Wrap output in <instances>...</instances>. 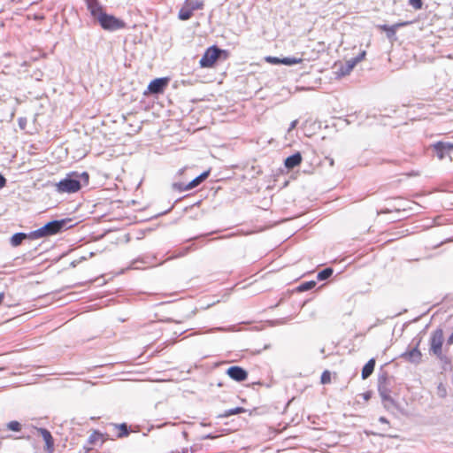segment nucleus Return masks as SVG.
I'll list each match as a JSON object with an SVG mask.
<instances>
[{
    "label": "nucleus",
    "mask_w": 453,
    "mask_h": 453,
    "mask_svg": "<svg viewBox=\"0 0 453 453\" xmlns=\"http://www.w3.org/2000/svg\"><path fill=\"white\" fill-rule=\"evenodd\" d=\"M134 115H93L94 120H100L102 128L101 134H116L117 132L132 134L137 133L142 128V121L135 124L130 122V119Z\"/></svg>",
    "instance_id": "nucleus-1"
},
{
    "label": "nucleus",
    "mask_w": 453,
    "mask_h": 453,
    "mask_svg": "<svg viewBox=\"0 0 453 453\" xmlns=\"http://www.w3.org/2000/svg\"><path fill=\"white\" fill-rule=\"evenodd\" d=\"M89 180L90 175L87 171H71L63 179L53 183V186L57 193L71 195L88 186Z\"/></svg>",
    "instance_id": "nucleus-2"
},
{
    "label": "nucleus",
    "mask_w": 453,
    "mask_h": 453,
    "mask_svg": "<svg viewBox=\"0 0 453 453\" xmlns=\"http://www.w3.org/2000/svg\"><path fill=\"white\" fill-rule=\"evenodd\" d=\"M92 17L96 18L101 27L107 31H116L126 27V22L112 14L104 12L97 0H84Z\"/></svg>",
    "instance_id": "nucleus-3"
},
{
    "label": "nucleus",
    "mask_w": 453,
    "mask_h": 453,
    "mask_svg": "<svg viewBox=\"0 0 453 453\" xmlns=\"http://www.w3.org/2000/svg\"><path fill=\"white\" fill-rule=\"evenodd\" d=\"M377 390L384 408L388 411L398 410V403L391 396L390 376L387 372L378 375Z\"/></svg>",
    "instance_id": "nucleus-4"
},
{
    "label": "nucleus",
    "mask_w": 453,
    "mask_h": 453,
    "mask_svg": "<svg viewBox=\"0 0 453 453\" xmlns=\"http://www.w3.org/2000/svg\"><path fill=\"white\" fill-rule=\"evenodd\" d=\"M425 332V329L421 330L418 337H415L411 343L407 347L405 351L398 356V358L403 359L411 364L418 365L421 363L423 354L419 349V344L422 340V336H419Z\"/></svg>",
    "instance_id": "nucleus-5"
},
{
    "label": "nucleus",
    "mask_w": 453,
    "mask_h": 453,
    "mask_svg": "<svg viewBox=\"0 0 453 453\" xmlns=\"http://www.w3.org/2000/svg\"><path fill=\"white\" fill-rule=\"evenodd\" d=\"M443 343V331L441 328H437L431 335L430 338V352L434 354L443 363V370H447V367L450 365L449 359L442 354L441 347Z\"/></svg>",
    "instance_id": "nucleus-6"
},
{
    "label": "nucleus",
    "mask_w": 453,
    "mask_h": 453,
    "mask_svg": "<svg viewBox=\"0 0 453 453\" xmlns=\"http://www.w3.org/2000/svg\"><path fill=\"white\" fill-rule=\"evenodd\" d=\"M227 52L225 50L219 48L217 45H211L204 51L202 58H200L199 64L203 68L212 67L220 55H226Z\"/></svg>",
    "instance_id": "nucleus-7"
},
{
    "label": "nucleus",
    "mask_w": 453,
    "mask_h": 453,
    "mask_svg": "<svg viewBox=\"0 0 453 453\" xmlns=\"http://www.w3.org/2000/svg\"><path fill=\"white\" fill-rule=\"evenodd\" d=\"M435 156L439 160H443L449 157V161H452L450 153L453 151V142L439 141L430 145Z\"/></svg>",
    "instance_id": "nucleus-8"
},
{
    "label": "nucleus",
    "mask_w": 453,
    "mask_h": 453,
    "mask_svg": "<svg viewBox=\"0 0 453 453\" xmlns=\"http://www.w3.org/2000/svg\"><path fill=\"white\" fill-rule=\"evenodd\" d=\"M73 219L72 218H63L59 219H51L49 220V226L52 235L61 234L74 226H76L77 223H73Z\"/></svg>",
    "instance_id": "nucleus-9"
},
{
    "label": "nucleus",
    "mask_w": 453,
    "mask_h": 453,
    "mask_svg": "<svg viewBox=\"0 0 453 453\" xmlns=\"http://www.w3.org/2000/svg\"><path fill=\"white\" fill-rule=\"evenodd\" d=\"M370 115H343L340 117H335L332 115L330 117L332 120V125L336 128H342V127H346L352 123L354 120L357 121V126L360 125V121L364 119H368Z\"/></svg>",
    "instance_id": "nucleus-10"
},
{
    "label": "nucleus",
    "mask_w": 453,
    "mask_h": 453,
    "mask_svg": "<svg viewBox=\"0 0 453 453\" xmlns=\"http://www.w3.org/2000/svg\"><path fill=\"white\" fill-rule=\"evenodd\" d=\"M170 82L168 77L156 78L150 81L144 94L158 95L164 93Z\"/></svg>",
    "instance_id": "nucleus-11"
},
{
    "label": "nucleus",
    "mask_w": 453,
    "mask_h": 453,
    "mask_svg": "<svg viewBox=\"0 0 453 453\" xmlns=\"http://www.w3.org/2000/svg\"><path fill=\"white\" fill-rule=\"evenodd\" d=\"M407 25H411V26H413V28L418 27V29L422 30V22H420L419 20L400 22V23H395L394 25H386L385 24V25H382L380 27V28L386 32L387 37L389 40H391V39L395 38L396 31L399 27H404Z\"/></svg>",
    "instance_id": "nucleus-12"
},
{
    "label": "nucleus",
    "mask_w": 453,
    "mask_h": 453,
    "mask_svg": "<svg viewBox=\"0 0 453 453\" xmlns=\"http://www.w3.org/2000/svg\"><path fill=\"white\" fill-rule=\"evenodd\" d=\"M226 374L234 381L236 382H243L248 379L249 372L248 371L240 365H230L226 370Z\"/></svg>",
    "instance_id": "nucleus-13"
},
{
    "label": "nucleus",
    "mask_w": 453,
    "mask_h": 453,
    "mask_svg": "<svg viewBox=\"0 0 453 453\" xmlns=\"http://www.w3.org/2000/svg\"><path fill=\"white\" fill-rule=\"evenodd\" d=\"M44 441V450L46 453H53L55 449L54 438L49 429L46 427L33 426Z\"/></svg>",
    "instance_id": "nucleus-14"
},
{
    "label": "nucleus",
    "mask_w": 453,
    "mask_h": 453,
    "mask_svg": "<svg viewBox=\"0 0 453 453\" xmlns=\"http://www.w3.org/2000/svg\"><path fill=\"white\" fill-rule=\"evenodd\" d=\"M197 247L195 243H191L187 246L180 247L175 249L174 250L171 251L169 250L167 254H169L168 257L165 259V261H171L173 259L180 258L185 256H187L191 251L196 250Z\"/></svg>",
    "instance_id": "nucleus-15"
},
{
    "label": "nucleus",
    "mask_w": 453,
    "mask_h": 453,
    "mask_svg": "<svg viewBox=\"0 0 453 453\" xmlns=\"http://www.w3.org/2000/svg\"><path fill=\"white\" fill-rule=\"evenodd\" d=\"M25 241H34L31 231L28 233L17 232L9 238V243L12 248H17Z\"/></svg>",
    "instance_id": "nucleus-16"
},
{
    "label": "nucleus",
    "mask_w": 453,
    "mask_h": 453,
    "mask_svg": "<svg viewBox=\"0 0 453 453\" xmlns=\"http://www.w3.org/2000/svg\"><path fill=\"white\" fill-rule=\"evenodd\" d=\"M302 161H303L302 153L300 151L296 150L294 153H292L291 155L288 156L284 159L283 163H284V166L288 170H291L296 166H299L301 165Z\"/></svg>",
    "instance_id": "nucleus-17"
},
{
    "label": "nucleus",
    "mask_w": 453,
    "mask_h": 453,
    "mask_svg": "<svg viewBox=\"0 0 453 453\" xmlns=\"http://www.w3.org/2000/svg\"><path fill=\"white\" fill-rule=\"evenodd\" d=\"M402 202H403V200L400 198L390 199L388 201L389 207H385V208L381 209L380 211H378L377 213L380 214V213H389V212H393V211L399 212L402 210L405 211V208L403 207L401 204Z\"/></svg>",
    "instance_id": "nucleus-18"
},
{
    "label": "nucleus",
    "mask_w": 453,
    "mask_h": 453,
    "mask_svg": "<svg viewBox=\"0 0 453 453\" xmlns=\"http://www.w3.org/2000/svg\"><path fill=\"white\" fill-rule=\"evenodd\" d=\"M257 411L256 408H254L252 411H249L250 416H251L252 413L254 411ZM247 411H248V410L245 409L244 407L236 406V407L226 410L223 413L218 415V418H228L230 416L244 413V412H247Z\"/></svg>",
    "instance_id": "nucleus-19"
},
{
    "label": "nucleus",
    "mask_w": 453,
    "mask_h": 453,
    "mask_svg": "<svg viewBox=\"0 0 453 453\" xmlns=\"http://www.w3.org/2000/svg\"><path fill=\"white\" fill-rule=\"evenodd\" d=\"M376 365L375 357H371L362 367L361 378L362 380L368 379L374 372Z\"/></svg>",
    "instance_id": "nucleus-20"
},
{
    "label": "nucleus",
    "mask_w": 453,
    "mask_h": 453,
    "mask_svg": "<svg viewBox=\"0 0 453 453\" xmlns=\"http://www.w3.org/2000/svg\"><path fill=\"white\" fill-rule=\"evenodd\" d=\"M196 10H199V5L188 6L185 2V5L179 11L178 18L180 20H188L192 17L193 12Z\"/></svg>",
    "instance_id": "nucleus-21"
},
{
    "label": "nucleus",
    "mask_w": 453,
    "mask_h": 453,
    "mask_svg": "<svg viewBox=\"0 0 453 453\" xmlns=\"http://www.w3.org/2000/svg\"><path fill=\"white\" fill-rule=\"evenodd\" d=\"M31 235L33 236L34 240H38V239H41L43 237L51 236L52 234H51L48 221L41 227L31 231Z\"/></svg>",
    "instance_id": "nucleus-22"
},
{
    "label": "nucleus",
    "mask_w": 453,
    "mask_h": 453,
    "mask_svg": "<svg viewBox=\"0 0 453 453\" xmlns=\"http://www.w3.org/2000/svg\"><path fill=\"white\" fill-rule=\"evenodd\" d=\"M355 66L356 65L351 58L349 60H347L346 63L341 65L340 67L335 72L336 78H342L343 76L349 74V73L353 70Z\"/></svg>",
    "instance_id": "nucleus-23"
},
{
    "label": "nucleus",
    "mask_w": 453,
    "mask_h": 453,
    "mask_svg": "<svg viewBox=\"0 0 453 453\" xmlns=\"http://www.w3.org/2000/svg\"><path fill=\"white\" fill-rule=\"evenodd\" d=\"M112 426L117 430L116 436L118 438L127 437L131 433V428L126 422L119 424H112Z\"/></svg>",
    "instance_id": "nucleus-24"
},
{
    "label": "nucleus",
    "mask_w": 453,
    "mask_h": 453,
    "mask_svg": "<svg viewBox=\"0 0 453 453\" xmlns=\"http://www.w3.org/2000/svg\"><path fill=\"white\" fill-rule=\"evenodd\" d=\"M211 174V168L204 170L199 175L195 177L193 180H191L189 183V188L191 189L196 188L198 185H200L203 181H204Z\"/></svg>",
    "instance_id": "nucleus-25"
},
{
    "label": "nucleus",
    "mask_w": 453,
    "mask_h": 453,
    "mask_svg": "<svg viewBox=\"0 0 453 453\" xmlns=\"http://www.w3.org/2000/svg\"><path fill=\"white\" fill-rule=\"evenodd\" d=\"M334 273L333 267L327 266L317 273V280L322 281L329 279Z\"/></svg>",
    "instance_id": "nucleus-26"
},
{
    "label": "nucleus",
    "mask_w": 453,
    "mask_h": 453,
    "mask_svg": "<svg viewBox=\"0 0 453 453\" xmlns=\"http://www.w3.org/2000/svg\"><path fill=\"white\" fill-rule=\"evenodd\" d=\"M316 285H317L316 280H307V281H303L301 284H299L296 289L297 292H304V291L312 289Z\"/></svg>",
    "instance_id": "nucleus-27"
},
{
    "label": "nucleus",
    "mask_w": 453,
    "mask_h": 453,
    "mask_svg": "<svg viewBox=\"0 0 453 453\" xmlns=\"http://www.w3.org/2000/svg\"><path fill=\"white\" fill-rule=\"evenodd\" d=\"M303 61L300 58L296 57H284L281 58V65L291 66Z\"/></svg>",
    "instance_id": "nucleus-28"
},
{
    "label": "nucleus",
    "mask_w": 453,
    "mask_h": 453,
    "mask_svg": "<svg viewBox=\"0 0 453 453\" xmlns=\"http://www.w3.org/2000/svg\"><path fill=\"white\" fill-rule=\"evenodd\" d=\"M189 183H183L181 181L173 182L172 184V188L173 190H176L178 192H184L187 190H191V188L188 187Z\"/></svg>",
    "instance_id": "nucleus-29"
},
{
    "label": "nucleus",
    "mask_w": 453,
    "mask_h": 453,
    "mask_svg": "<svg viewBox=\"0 0 453 453\" xmlns=\"http://www.w3.org/2000/svg\"><path fill=\"white\" fill-rule=\"evenodd\" d=\"M93 115L89 116L87 119V121L85 122L84 126L91 127L93 130L98 129L100 132V129L102 128V126L100 125V120H94Z\"/></svg>",
    "instance_id": "nucleus-30"
},
{
    "label": "nucleus",
    "mask_w": 453,
    "mask_h": 453,
    "mask_svg": "<svg viewBox=\"0 0 453 453\" xmlns=\"http://www.w3.org/2000/svg\"><path fill=\"white\" fill-rule=\"evenodd\" d=\"M6 428L9 430V431H12V432H19L22 428V425L19 421L18 420H12V421H9L7 424H6Z\"/></svg>",
    "instance_id": "nucleus-31"
},
{
    "label": "nucleus",
    "mask_w": 453,
    "mask_h": 453,
    "mask_svg": "<svg viewBox=\"0 0 453 453\" xmlns=\"http://www.w3.org/2000/svg\"><path fill=\"white\" fill-rule=\"evenodd\" d=\"M41 115H34L33 116V127L31 128V130H28L27 133L29 134H34V133H38L40 129L42 128V125L41 123L38 122V117H40Z\"/></svg>",
    "instance_id": "nucleus-32"
},
{
    "label": "nucleus",
    "mask_w": 453,
    "mask_h": 453,
    "mask_svg": "<svg viewBox=\"0 0 453 453\" xmlns=\"http://www.w3.org/2000/svg\"><path fill=\"white\" fill-rule=\"evenodd\" d=\"M103 437V433L100 432L99 430H94L90 435L88 436V444H93L95 443L96 441L100 440L101 438Z\"/></svg>",
    "instance_id": "nucleus-33"
},
{
    "label": "nucleus",
    "mask_w": 453,
    "mask_h": 453,
    "mask_svg": "<svg viewBox=\"0 0 453 453\" xmlns=\"http://www.w3.org/2000/svg\"><path fill=\"white\" fill-rule=\"evenodd\" d=\"M330 382H331V372L328 370L323 371L320 375V383L325 385V384H329Z\"/></svg>",
    "instance_id": "nucleus-34"
},
{
    "label": "nucleus",
    "mask_w": 453,
    "mask_h": 453,
    "mask_svg": "<svg viewBox=\"0 0 453 453\" xmlns=\"http://www.w3.org/2000/svg\"><path fill=\"white\" fill-rule=\"evenodd\" d=\"M437 395L441 398H444L447 395V389L442 382H440L437 386Z\"/></svg>",
    "instance_id": "nucleus-35"
},
{
    "label": "nucleus",
    "mask_w": 453,
    "mask_h": 453,
    "mask_svg": "<svg viewBox=\"0 0 453 453\" xmlns=\"http://www.w3.org/2000/svg\"><path fill=\"white\" fill-rule=\"evenodd\" d=\"M155 259H156L155 257H139L136 259L133 260L132 264L134 265L137 262H141L142 264H148L150 261L155 260Z\"/></svg>",
    "instance_id": "nucleus-36"
},
{
    "label": "nucleus",
    "mask_w": 453,
    "mask_h": 453,
    "mask_svg": "<svg viewBox=\"0 0 453 453\" xmlns=\"http://www.w3.org/2000/svg\"><path fill=\"white\" fill-rule=\"evenodd\" d=\"M180 199L181 198L176 199L175 202L173 203V204L171 207H169L168 209L165 210L164 211L158 212L157 214H156L153 217H151V219H157L158 217H161V216L170 212L173 210V208L175 205V203H177Z\"/></svg>",
    "instance_id": "nucleus-37"
},
{
    "label": "nucleus",
    "mask_w": 453,
    "mask_h": 453,
    "mask_svg": "<svg viewBox=\"0 0 453 453\" xmlns=\"http://www.w3.org/2000/svg\"><path fill=\"white\" fill-rule=\"evenodd\" d=\"M265 60L273 65H281V58L268 56L265 58Z\"/></svg>",
    "instance_id": "nucleus-38"
},
{
    "label": "nucleus",
    "mask_w": 453,
    "mask_h": 453,
    "mask_svg": "<svg viewBox=\"0 0 453 453\" xmlns=\"http://www.w3.org/2000/svg\"><path fill=\"white\" fill-rule=\"evenodd\" d=\"M365 55H366V51L362 50L357 56H356L355 58H352L351 59L357 65L360 61H362L365 58Z\"/></svg>",
    "instance_id": "nucleus-39"
},
{
    "label": "nucleus",
    "mask_w": 453,
    "mask_h": 453,
    "mask_svg": "<svg viewBox=\"0 0 453 453\" xmlns=\"http://www.w3.org/2000/svg\"><path fill=\"white\" fill-rule=\"evenodd\" d=\"M409 4L414 9L418 10L422 8L423 2L422 0H409Z\"/></svg>",
    "instance_id": "nucleus-40"
},
{
    "label": "nucleus",
    "mask_w": 453,
    "mask_h": 453,
    "mask_svg": "<svg viewBox=\"0 0 453 453\" xmlns=\"http://www.w3.org/2000/svg\"><path fill=\"white\" fill-rule=\"evenodd\" d=\"M218 329L220 332H234V331L239 330L237 328V325H231V326H228L227 327H219Z\"/></svg>",
    "instance_id": "nucleus-41"
},
{
    "label": "nucleus",
    "mask_w": 453,
    "mask_h": 453,
    "mask_svg": "<svg viewBox=\"0 0 453 453\" xmlns=\"http://www.w3.org/2000/svg\"><path fill=\"white\" fill-rule=\"evenodd\" d=\"M18 124L21 130H25L27 124V119L26 117H19L18 119Z\"/></svg>",
    "instance_id": "nucleus-42"
},
{
    "label": "nucleus",
    "mask_w": 453,
    "mask_h": 453,
    "mask_svg": "<svg viewBox=\"0 0 453 453\" xmlns=\"http://www.w3.org/2000/svg\"><path fill=\"white\" fill-rule=\"evenodd\" d=\"M214 233V231H211L210 233H207V234H199V235H196V236H194V237H191V238H188L185 242H191L193 240H196V239H200V238H205L211 234H212Z\"/></svg>",
    "instance_id": "nucleus-43"
},
{
    "label": "nucleus",
    "mask_w": 453,
    "mask_h": 453,
    "mask_svg": "<svg viewBox=\"0 0 453 453\" xmlns=\"http://www.w3.org/2000/svg\"><path fill=\"white\" fill-rule=\"evenodd\" d=\"M187 4L188 6H191V5H199V9H202L203 6V3L202 0H192V1H188L187 0L186 1Z\"/></svg>",
    "instance_id": "nucleus-44"
},
{
    "label": "nucleus",
    "mask_w": 453,
    "mask_h": 453,
    "mask_svg": "<svg viewBox=\"0 0 453 453\" xmlns=\"http://www.w3.org/2000/svg\"><path fill=\"white\" fill-rule=\"evenodd\" d=\"M250 173H251V177L254 178L256 175H258L262 173V171L260 170V167L259 166H256V165H252L250 167Z\"/></svg>",
    "instance_id": "nucleus-45"
},
{
    "label": "nucleus",
    "mask_w": 453,
    "mask_h": 453,
    "mask_svg": "<svg viewBox=\"0 0 453 453\" xmlns=\"http://www.w3.org/2000/svg\"><path fill=\"white\" fill-rule=\"evenodd\" d=\"M287 320H288V318L277 319L272 320L271 325L272 326L283 325L287 322Z\"/></svg>",
    "instance_id": "nucleus-46"
},
{
    "label": "nucleus",
    "mask_w": 453,
    "mask_h": 453,
    "mask_svg": "<svg viewBox=\"0 0 453 453\" xmlns=\"http://www.w3.org/2000/svg\"><path fill=\"white\" fill-rule=\"evenodd\" d=\"M217 437H218L217 434H214L212 433H209V434H206L204 435H202L200 439L202 441H204V440H213V439H216Z\"/></svg>",
    "instance_id": "nucleus-47"
},
{
    "label": "nucleus",
    "mask_w": 453,
    "mask_h": 453,
    "mask_svg": "<svg viewBox=\"0 0 453 453\" xmlns=\"http://www.w3.org/2000/svg\"><path fill=\"white\" fill-rule=\"evenodd\" d=\"M372 395L373 392L372 390H367L362 394V396L365 401H368L372 398Z\"/></svg>",
    "instance_id": "nucleus-48"
},
{
    "label": "nucleus",
    "mask_w": 453,
    "mask_h": 453,
    "mask_svg": "<svg viewBox=\"0 0 453 453\" xmlns=\"http://www.w3.org/2000/svg\"><path fill=\"white\" fill-rule=\"evenodd\" d=\"M6 183H7L6 178L4 177V175L2 173H0V190L3 189L6 186Z\"/></svg>",
    "instance_id": "nucleus-49"
},
{
    "label": "nucleus",
    "mask_w": 453,
    "mask_h": 453,
    "mask_svg": "<svg viewBox=\"0 0 453 453\" xmlns=\"http://www.w3.org/2000/svg\"><path fill=\"white\" fill-rule=\"evenodd\" d=\"M435 225V219H429L426 217V229L434 226Z\"/></svg>",
    "instance_id": "nucleus-50"
},
{
    "label": "nucleus",
    "mask_w": 453,
    "mask_h": 453,
    "mask_svg": "<svg viewBox=\"0 0 453 453\" xmlns=\"http://www.w3.org/2000/svg\"><path fill=\"white\" fill-rule=\"evenodd\" d=\"M271 348V344H265L262 349H255L252 353L255 355H258L262 352V350L269 349Z\"/></svg>",
    "instance_id": "nucleus-51"
},
{
    "label": "nucleus",
    "mask_w": 453,
    "mask_h": 453,
    "mask_svg": "<svg viewBox=\"0 0 453 453\" xmlns=\"http://www.w3.org/2000/svg\"><path fill=\"white\" fill-rule=\"evenodd\" d=\"M297 124H298V119H294V120H292V121L290 122V124H289L288 128V132H290V131H292L293 129H295V128L296 127Z\"/></svg>",
    "instance_id": "nucleus-52"
},
{
    "label": "nucleus",
    "mask_w": 453,
    "mask_h": 453,
    "mask_svg": "<svg viewBox=\"0 0 453 453\" xmlns=\"http://www.w3.org/2000/svg\"><path fill=\"white\" fill-rule=\"evenodd\" d=\"M85 259H86V257H81L79 260H73V261H72V262L70 263V267H72V268L76 267V266H77V265H78L81 261L85 260Z\"/></svg>",
    "instance_id": "nucleus-53"
},
{
    "label": "nucleus",
    "mask_w": 453,
    "mask_h": 453,
    "mask_svg": "<svg viewBox=\"0 0 453 453\" xmlns=\"http://www.w3.org/2000/svg\"><path fill=\"white\" fill-rule=\"evenodd\" d=\"M201 202H202V200H201V199H200V200H198V201H196H196H193V203H191L188 206H186V207H185L184 211H188V209L189 207L198 206V205L201 203Z\"/></svg>",
    "instance_id": "nucleus-54"
},
{
    "label": "nucleus",
    "mask_w": 453,
    "mask_h": 453,
    "mask_svg": "<svg viewBox=\"0 0 453 453\" xmlns=\"http://www.w3.org/2000/svg\"><path fill=\"white\" fill-rule=\"evenodd\" d=\"M188 452L190 453H196L198 449V446L197 445H192L191 447L188 448Z\"/></svg>",
    "instance_id": "nucleus-55"
},
{
    "label": "nucleus",
    "mask_w": 453,
    "mask_h": 453,
    "mask_svg": "<svg viewBox=\"0 0 453 453\" xmlns=\"http://www.w3.org/2000/svg\"><path fill=\"white\" fill-rule=\"evenodd\" d=\"M379 422H380L382 424H389L388 419L386 417H384V416H380L379 418Z\"/></svg>",
    "instance_id": "nucleus-56"
},
{
    "label": "nucleus",
    "mask_w": 453,
    "mask_h": 453,
    "mask_svg": "<svg viewBox=\"0 0 453 453\" xmlns=\"http://www.w3.org/2000/svg\"><path fill=\"white\" fill-rule=\"evenodd\" d=\"M415 384L422 385L421 379L420 378L415 379L413 380V384L411 387L413 388H416Z\"/></svg>",
    "instance_id": "nucleus-57"
},
{
    "label": "nucleus",
    "mask_w": 453,
    "mask_h": 453,
    "mask_svg": "<svg viewBox=\"0 0 453 453\" xmlns=\"http://www.w3.org/2000/svg\"><path fill=\"white\" fill-rule=\"evenodd\" d=\"M172 453H188V449L186 447V448H182L181 450H174V451H172Z\"/></svg>",
    "instance_id": "nucleus-58"
},
{
    "label": "nucleus",
    "mask_w": 453,
    "mask_h": 453,
    "mask_svg": "<svg viewBox=\"0 0 453 453\" xmlns=\"http://www.w3.org/2000/svg\"><path fill=\"white\" fill-rule=\"evenodd\" d=\"M447 343L449 345H452L453 344V332L451 333V334L448 337L447 339Z\"/></svg>",
    "instance_id": "nucleus-59"
},
{
    "label": "nucleus",
    "mask_w": 453,
    "mask_h": 453,
    "mask_svg": "<svg viewBox=\"0 0 453 453\" xmlns=\"http://www.w3.org/2000/svg\"><path fill=\"white\" fill-rule=\"evenodd\" d=\"M414 106H415L414 104H412V105H409V106H408V110L406 111V112H405V113H411V111H412V112H415V111H416V110L414 109Z\"/></svg>",
    "instance_id": "nucleus-60"
},
{
    "label": "nucleus",
    "mask_w": 453,
    "mask_h": 453,
    "mask_svg": "<svg viewBox=\"0 0 453 453\" xmlns=\"http://www.w3.org/2000/svg\"><path fill=\"white\" fill-rule=\"evenodd\" d=\"M316 125H318V128H322V121L321 120L315 119L313 126H316Z\"/></svg>",
    "instance_id": "nucleus-61"
},
{
    "label": "nucleus",
    "mask_w": 453,
    "mask_h": 453,
    "mask_svg": "<svg viewBox=\"0 0 453 453\" xmlns=\"http://www.w3.org/2000/svg\"><path fill=\"white\" fill-rule=\"evenodd\" d=\"M187 169H188V167H187V166L180 168V169L177 172V174H178V175H180H180H182V174H183V173H184Z\"/></svg>",
    "instance_id": "nucleus-62"
},
{
    "label": "nucleus",
    "mask_w": 453,
    "mask_h": 453,
    "mask_svg": "<svg viewBox=\"0 0 453 453\" xmlns=\"http://www.w3.org/2000/svg\"><path fill=\"white\" fill-rule=\"evenodd\" d=\"M165 321L168 322V323H179V321H177V320H175V319H173L172 318H167L165 319Z\"/></svg>",
    "instance_id": "nucleus-63"
},
{
    "label": "nucleus",
    "mask_w": 453,
    "mask_h": 453,
    "mask_svg": "<svg viewBox=\"0 0 453 453\" xmlns=\"http://www.w3.org/2000/svg\"><path fill=\"white\" fill-rule=\"evenodd\" d=\"M4 292H0V304L3 303L4 299Z\"/></svg>",
    "instance_id": "nucleus-64"
}]
</instances>
